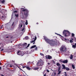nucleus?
<instances>
[{"label": "nucleus", "instance_id": "f257e3e1", "mask_svg": "<svg viewBox=\"0 0 76 76\" xmlns=\"http://www.w3.org/2000/svg\"><path fill=\"white\" fill-rule=\"evenodd\" d=\"M44 39L46 41L47 43H49V44L51 45H52V46H53L57 45V42L48 39L47 37H45Z\"/></svg>", "mask_w": 76, "mask_h": 76}, {"label": "nucleus", "instance_id": "f03ea898", "mask_svg": "<svg viewBox=\"0 0 76 76\" xmlns=\"http://www.w3.org/2000/svg\"><path fill=\"white\" fill-rule=\"evenodd\" d=\"M63 34L65 37H68L70 35V32L67 30H64L63 32Z\"/></svg>", "mask_w": 76, "mask_h": 76}, {"label": "nucleus", "instance_id": "7ed1b4c3", "mask_svg": "<svg viewBox=\"0 0 76 76\" xmlns=\"http://www.w3.org/2000/svg\"><path fill=\"white\" fill-rule=\"evenodd\" d=\"M60 50L62 52L66 51V48L64 46H62L60 48Z\"/></svg>", "mask_w": 76, "mask_h": 76}, {"label": "nucleus", "instance_id": "20e7f679", "mask_svg": "<svg viewBox=\"0 0 76 76\" xmlns=\"http://www.w3.org/2000/svg\"><path fill=\"white\" fill-rule=\"evenodd\" d=\"M44 62L42 61H39L37 64V65L38 66H42L43 65Z\"/></svg>", "mask_w": 76, "mask_h": 76}, {"label": "nucleus", "instance_id": "39448f33", "mask_svg": "<svg viewBox=\"0 0 76 76\" xmlns=\"http://www.w3.org/2000/svg\"><path fill=\"white\" fill-rule=\"evenodd\" d=\"M17 54L18 55H21V56H22L24 54V53L23 51H18Z\"/></svg>", "mask_w": 76, "mask_h": 76}, {"label": "nucleus", "instance_id": "423d86ee", "mask_svg": "<svg viewBox=\"0 0 76 76\" xmlns=\"http://www.w3.org/2000/svg\"><path fill=\"white\" fill-rule=\"evenodd\" d=\"M33 39H34V40L31 41V43H33V44H34L35 42V41H36V40H37V37H35L34 38H33Z\"/></svg>", "mask_w": 76, "mask_h": 76}, {"label": "nucleus", "instance_id": "0eeeda50", "mask_svg": "<svg viewBox=\"0 0 76 76\" xmlns=\"http://www.w3.org/2000/svg\"><path fill=\"white\" fill-rule=\"evenodd\" d=\"M46 58H48V59H51L52 58V57L50 55L46 56Z\"/></svg>", "mask_w": 76, "mask_h": 76}, {"label": "nucleus", "instance_id": "6e6552de", "mask_svg": "<svg viewBox=\"0 0 76 76\" xmlns=\"http://www.w3.org/2000/svg\"><path fill=\"white\" fill-rule=\"evenodd\" d=\"M68 62V61L67 60H65L63 61V63H67Z\"/></svg>", "mask_w": 76, "mask_h": 76}, {"label": "nucleus", "instance_id": "1a4fd4ad", "mask_svg": "<svg viewBox=\"0 0 76 76\" xmlns=\"http://www.w3.org/2000/svg\"><path fill=\"white\" fill-rule=\"evenodd\" d=\"M19 28H20L21 27H22V24H20L19 25Z\"/></svg>", "mask_w": 76, "mask_h": 76}, {"label": "nucleus", "instance_id": "9d476101", "mask_svg": "<svg viewBox=\"0 0 76 76\" xmlns=\"http://www.w3.org/2000/svg\"><path fill=\"white\" fill-rule=\"evenodd\" d=\"M36 47H37V46L36 45H34L31 46V48H35Z\"/></svg>", "mask_w": 76, "mask_h": 76}, {"label": "nucleus", "instance_id": "9b49d317", "mask_svg": "<svg viewBox=\"0 0 76 76\" xmlns=\"http://www.w3.org/2000/svg\"><path fill=\"white\" fill-rule=\"evenodd\" d=\"M2 0H0V2H1L2 3H4V2H5V1L4 0L2 1Z\"/></svg>", "mask_w": 76, "mask_h": 76}, {"label": "nucleus", "instance_id": "f8f14e48", "mask_svg": "<svg viewBox=\"0 0 76 76\" xmlns=\"http://www.w3.org/2000/svg\"><path fill=\"white\" fill-rule=\"evenodd\" d=\"M62 66H63V69H66V66H65V65L64 64H63L62 65Z\"/></svg>", "mask_w": 76, "mask_h": 76}, {"label": "nucleus", "instance_id": "ddd939ff", "mask_svg": "<svg viewBox=\"0 0 76 76\" xmlns=\"http://www.w3.org/2000/svg\"><path fill=\"white\" fill-rule=\"evenodd\" d=\"M29 39V37H26L23 39Z\"/></svg>", "mask_w": 76, "mask_h": 76}, {"label": "nucleus", "instance_id": "4468645a", "mask_svg": "<svg viewBox=\"0 0 76 76\" xmlns=\"http://www.w3.org/2000/svg\"><path fill=\"white\" fill-rule=\"evenodd\" d=\"M72 68L73 69H75V65H74L72 64Z\"/></svg>", "mask_w": 76, "mask_h": 76}, {"label": "nucleus", "instance_id": "2eb2a0df", "mask_svg": "<svg viewBox=\"0 0 76 76\" xmlns=\"http://www.w3.org/2000/svg\"><path fill=\"white\" fill-rule=\"evenodd\" d=\"M70 59H73V55H72L71 54L70 55Z\"/></svg>", "mask_w": 76, "mask_h": 76}, {"label": "nucleus", "instance_id": "dca6fc26", "mask_svg": "<svg viewBox=\"0 0 76 76\" xmlns=\"http://www.w3.org/2000/svg\"><path fill=\"white\" fill-rule=\"evenodd\" d=\"M72 40H71L69 41L70 42V43H72L73 42V41L72 40H73V39H71Z\"/></svg>", "mask_w": 76, "mask_h": 76}, {"label": "nucleus", "instance_id": "f3484780", "mask_svg": "<svg viewBox=\"0 0 76 76\" xmlns=\"http://www.w3.org/2000/svg\"><path fill=\"white\" fill-rule=\"evenodd\" d=\"M26 69H28V70H31L30 68H29V67L28 66H27Z\"/></svg>", "mask_w": 76, "mask_h": 76}, {"label": "nucleus", "instance_id": "a211bd4d", "mask_svg": "<svg viewBox=\"0 0 76 76\" xmlns=\"http://www.w3.org/2000/svg\"><path fill=\"white\" fill-rule=\"evenodd\" d=\"M15 15L16 17L17 18H18V17L19 16V15L18 14H16V13H15Z\"/></svg>", "mask_w": 76, "mask_h": 76}, {"label": "nucleus", "instance_id": "6ab92c4d", "mask_svg": "<svg viewBox=\"0 0 76 76\" xmlns=\"http://www.w3.org/2000/svg\"><path fill=\"white\" fill-rule=\"evenodd\" d=\"M72 48H75L76 47V46L75 45H72Z\"/></svg>", "mask_w": 76, "mask_h": 76}, {"label": "nucleus", "instance_id": "aec40b11", "mask_svg": "<svg viewBox=\"0 0 76 76\" xmlns=\"http://www.w3.org/2000/svg\"><path fill=\"white\" fill-rule=\"evenodd\" d=\"M38 67H36L34 68V70H38Z\"/></svg>", "mask_w": 76, "mask_h": 76}, {"label": "nucleus", "instance_id": "412c9836", "mask_svg": "<svg viewBox=\"0 0 76 76\" xmlns=\"http://www.w3.org/2000/svg\"><path fill=\"white\" fill-rule=\"evenodd\" d=\"M28 20H26V22L25 23V24L26 25H28Z\"/></svg>", "mask_w": 76, "mask_h": 76}, {"label": "nucleus", "instance_id": "4be33fe9", "mask_svg": "<svg viewBox=\"0 0 76 76\" xmlns=\"http://www.w3.org/2000/svg\"><path fill=\"white\" fill-rule=\"evenodd\" d=\"M56 65L57 66H60V64L58 63H57L56 64Z\"/></svg>", "mask_w": 76, "mask_h": 76}, {"label": "nucleus", "instance_id": "5701e85b", "mask_svg": "<svg viewBox=\"0 0 76 76\" xmlns=\"http://www.w3.org/2000/svg\"><path fill=\"white\" fill-rule=\"evenodd\" d=\"M58 72V75H60V73H61V71H59Z\"/></svg>", "mask_w": 76, "mask_h": 76}, {"label": "nucleus", "instance_id": "b1692460", "mask_svg": "<svg viewBox=\"0 0 76 76\" xmlns=\"http://www.w3.org/2000/svg\"><path fill=\"white\" fill-rule=\"evenodd\" d=\"M40 55H41V56H43V57H44V54L41 53H40Z\"/></svg>", "mask_w": 76, "mask_h": 76}, {"label": "nucleus", "instance_id": "393cba45", "mask_svg": "<svg viewBox=\"0 0 76 76\" xmlns=\"http://www.w3.org/2000/svg\"><path fill=\"white\" fill-rule=\"evenodd\" d=\"M60 69H61V67L60 66H59L58 67V72H59V70H60Z\"/></svg>", "mask_w": 76, "mask_h": 76}, {"label": "nucleus", "instance_id": "a878e982", "mask_svg": "<svg viewBox=\"0 0 76 76\" xmlns=\"http://www.w3.org/2000/svg\"><path fill=\"white\" fill-rule=\"evenodd\" d=\"M24 46H25V47H26L27 45V43H25V44L23 45Z\"/></svg>", "mask_w": 76, "mask_h": 76}, {"label": "nucleus", "instance_id": "bb28decb", "mask_svg": "<svg viewBox=\"0 0 76 76\" xmlns=\"http://www.w3.org/2000/svg\"><path fill=\"white\" fill-rule=\"evenodd\" d=\"M66 70H69V68H67V67H66Z\"/></svg>", "mask_w": 76, "mask_h": 76}, {"label": "nucleus", "instance_id": "cd10ccee", "mask_svg": "<svg viewBox=\"0 0 76 76\" xmlns=\"http://www.w3.org/2000/svg\"><path fill=\"white\" fill-rule=\"evenodd\" d=\"M29 45H30L29 44H28L27 47H26V48H28V47H29Z\"/></svg>", "mask_w": 76, "mask_h": 76}, {"label": "nucleus", "instance_id": "c85d7f7f", "mask_svg": "<svg viewBox=\"0 0 76 76\" xmlns=\"http://www.w3.org/2000/svg\"><path fill=\"white\" fill-rule=\"evenodd\" d=\"M26 9H24L23 10V12H26Z\"/></svg>", "mask_w": 76, "mask_h": 76}, {"label": "nucleus", "instance_id": "c756f323", "mask_svg": "<svg viewBox=\"0 0 76 76\" xmlns=\"http://www.w3.org/2000/svg\"><path fill=\"white\" fill-rule=\"evenodd\" d=\"M74 36H75V34H74L73 33L72 34V37H73Z\"/></svg>", "mask_w": 76, "mask_h": 76}, {"label": "nucleus", "instance_id": "7c9ffc66", "mask_svg": "<svg viewBox=\"0 0 76 76\" xmlns=\"http://www.w3.org/2000/svg\"><path fill=\"white\" fill-rule=\"evenodd\" d=\"M37 49H38V47H36V48H35V50H37Z\"/></svg>", "mask_w": 76, "mask_h": 76}, {"label": "nucleus", "instance_id": "2f4dec72", "mask_svg": "<svg viewBox=\"0 0 76 76\" xmlns=\"http://www.w3.org/2000/svg\"><path fill=\"white\" fill-rule=\"evenodd\" d=\"M65 76H67V75L66 74V72H65Z\"/></svg>", "mask_w": 76, "mask_h": 76}, {"label": "nucleus", "instance_id": "473e14b6", "mask_svg": "<svg viewBox=\"0 0 76 76\" xmlns=\"http://www.w3.org/2000/svg\"><path fill=\"white\" fill-rule=\"evenodd\" d=\"M13 13H17V11H15L13 12Z\"/></svg>", "mask_w": 76, "mask_h": 76}, {"label": "nucleus", "instance_id": "72a5a7b5", "mask_svg": "<svg viewBox=\"0 0 76 76\" xmlns=\"http://www.w3.org/2000/svg\"><path fill=\"white\" fill-rule=\"evenodd\" d=\"M25 28H23L22 29V31H24L25 30Z\"/></svg>", "mask_w": 76, "mask_h": 76}, {"label": "nucleus", "instance_id": "f704fd0d", "mask_svg": "<svg viewBox=\"0 0 76 76\" xmlns=\"http://www.w3.org/2000/svg\"><path fill=\"white\" fill-rule=\"evenodd\" d=\"M10 67H13V66H12V65H10Z\"/></svg>", "mask_w": 76, "mask_h": 76}, {"label": "nucleus", "instance_id": "c9c22d12", "mask_svg": "<svg viewBox=\"0 0 76 76\" xmlns=\"http://www.w3.org/2000/svg\"><path fill=\"white\" fill-rule=\"evenodd\" d=\"M25 67H26V66H23V69H24V68H25Z\"/></svg>", "mask_w": 76, "mask_h": 76}, {"label": "nucleus", "instance_id": "e433bc0d", "mask_svg": "<svg viewBox=\"0 0 76 76\" xmlns=\"http://www.w3.org/2000/svg\"><path fill=\"white\" fill-rule=\"evenodd\" d=\"M54 75L55 76H56V72H55V73H54Z\"/></svg>", "mask_w": 76, "mask_h": 76}, {"label": "nucleus", "instance_id": "4c0bfd02", "mask_svg": "<svg viewBox=\"0 0 76 76\" xmlns=\"http://www.w3.org/2000/svg\"><path fill=\"white\" fill-rule=\"evenodd\" d=\"M47 72H50V71L49 70H47Z\"/></svg>", "mask_w": 76, "mask_h": 76}, {"label": "nucleus", "instance_id": "58836bf2", "mask_svg": "<svg viewBox=\"0 0 76 76\" xmlns=\"http://www.w3.org/2000/svg\"><path fill=\"white\" fill-rule=\"evenodd\" d=\"M65 40H66L67 41H69L68 40H66V39H65Z\"/></svg>", "mask_w": 76, "mask_h": 76}, {"label": "nucleus", "instance_id": "ea45409f", "mask_svg": "<svg viewBox=\"0 0 76 76\" xmlns=\"http://www.w3.org/2000/svg\"><path fill=\"white\" fill-rule=\"evenodd\" d=\"M9 37L7 36V37H5V38H8Z\"/></svg>", "mask_w": 76, "mask_h": 76}, {"label": "nucleus", "instance_id": "a19ab883", "mask_svg": "<svg viewBox=\"0 0 76 76\" xmlns=\"http://www.w3.org/2000/svg\"><path fill=\"white\" fill-rule=\"evenodd\" d=\"M76 38L75 37L74 39V40H76Z\"/></svg>", "mask_w": 76, "mask_h": 76}, {"label": "nucleus", "instance_id": "79ce46f5", "mask_svg": "<svg viewBox=\"0 0 76 76\" xmlns=\"http://www.w3.org/2000/svg\"><path fill=\"white\" fill-rule=\"evenodd\" d=\"M4 49H2V50H1V51H3Z\"/></svg>", "mask_w": 76, "mask_h": 76}, {"label": "nucleus", "instance_id": "37998d69", "mask_svg": "<svg viewBox=\"0 0 76 76\" xmlns=\"http://www.w3.org/2000/svg\"><path fill=\"white\" fill-rule=\"evenodd\" d=\"M0 69L1 70V67H0Z\"/></svg>", "mask_w": 76, "mask_h": 76}, {"label": "nucleus", "instance_id": "c03bdc74", "mask_svg": "<svg viewBox=\"0 0 76 76\" xmlns=\"http://www.w3.org/2000/svg\"><path fill=\"white\" fill-rule=\"evenodd\" d=\"M1 76H4V75L2 74Z\"/></svg>", "mask_w": 76, "mask_h": 76}, {"label": "nucleus", "instance_id": "a18cd8bd", "mask_svg": "<svg viewBox=\"0 0 76 76\" xmlns=\"http://www.w3.org/2000/svg\"><path fill=\"white\" fill-rule=\"evenodd\" d=\"M43 76H46V74H44Z\"/></svg>", "mask_w": 76, "mask_h": 76}, {"label": "nucleus", "instance_id": "49530a36", "mask_svg": "<svg viewBox=\"0 0 76 76\" xmlns=\"http://www.w3.org/2000/svg\"><path fill=\"white\" fill-rule=\"evenodd\" d=\"M20 70H22V69H21V68H20Z\"/></svg>", "mask_w": 76, "mask_h": 76}, {"label": "nucleus", "instance_id": "de8ad7c7", "mask_svg": "<svg viewBox=\"0 0 76 76\" xmlns=\"http://www.w3.org/2000/svg\"><path fill=\"white\" fill-rule=\"evenodd\" d=\"M48 64L49 65H50V63H48Z\"/></svg>", "mask_w": 76, "mask_h": 76}, {"label": "nucleus", "instance_id": "09e8293b", "mask_svg": "<svg viewBox=\"0 0 76 76\" xmlns=\"http://www.w3.org/2000/svg\"><path fill=\"white\" fill-rule=\"evenodd\" d=\"M1 28H2V26H1Z\"/></svg>", "mask_w": 76, "mask_h": 76}, {"label": "nucleus", "instance_id": "8fccbe9b", "mask_svg": "<svg viewBox=\"0 0 76 76\" xmlns=\"http://www.w3.org/2000/svg\"><path fill=\"white\" fill-rule=\"evenodd\" d=\"M75 46H76V43H75Z\"/></svg>", "mask_w": 76, "mask_h": 76}, {"label": "nucleus", "instance_id": "3c124183", "mask_svg": "<svg viewBox=\"0 0 76 76\" xmlns=\"http://www.w3.org/2000/svg\"><path fill=\"white\" fill-rule=\"evenodd\" d=\"M37 24H38V23H37Z\"/></svg>", "mask_w": 76, "mask_h": 76}, {"label": "nucleus", "instance_id": "603ef678", "mask_svg": "<svg viewBox=\"0 0 76 76\" xmlns=\"http://www.w3.org/2000/svg\"><path fill=\"white\" fill-rule=\"evenodd\" d=\"M8 36V35H6V36Z\"/></svg>", "mask_w": 76, "mask_h": 76}, {"label": "nucleus", "instance_id": "864d4df0", "mask_svg": "<svg viewBox=\"0 0 76 76\" xmlns=\"http://www.w3.org/2000/svg\"><path fill=\"white\" fill-rule=\"evenodd\" d=\"M20 46V45H19L18 46Z\"/></svg>", "mask_w": 76, "mask_h": 76}, {"label": "nucleus", "instance_id": "5fc2aeb1", "mask_svg": "<svg viewBox=\"0 0 76 76\" xmlns=\"http://www.w3.org/2000/svg\"><path fill=\"white\" fill-rule=\"evenodd\" d=\"M16 66H17V65H16Z\"/></svg>", "mask_w": 76, "mask_h": 76}, {"label": "nucleus", "instance_id": "6e6d98bb", "mask_svg": "<svg viewBox=\"0 0 76 76\" xmlns=\"http://www.w3.org/2000/svg\"><path fill=\"white\" fill-rule=\"evenodd\" d=\"M16 66H17V65H16Z\"/></svg>", "mask_w": 76, "mask_h": 76}, {"label": "nucleus", "instance_id": "4d7b16f0", "mask_svg": "<svg viewBox=\"0 0 76 76\" xmlns=\"http://www.w3.org/2000/svg\"><path fill=\"white\" fill-rule=\"evenodd\" d=\"M16 66H17V65H16Z\"/></svg>", "mask_w": 76, "mask_h": 76}, {"label": "nucleus", "instance_id": "13d9d810", "mask_svg": "<svg viewBox=\"0 0 76 76\" xmlns=\"http://www.w3.org/2000/svg\"><path fill=\"white\" fill-rule=\"evenodd\" d=\"M51 70H53L52 69H51Z\"/></svg>", "mask_w": 76, "mask_h": 76}, {"label": "nucleus", "instance_id": "bf43d9fd", "mask_svg": "<svg viewBox=\"0 0 76 76\" xmlns=\"http://www.w3.org/2000/svg\"><path fill=\"white\" fill-rule=\"evenodd\" d=\"M53 76H55L54 75Z\"/></svg>", "mask_w": 76, "mask_h": 76}]
</instances>
